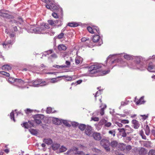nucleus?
I'll list each match as a JSON object with an SVG mask.
<instances>
[{"instance_id": "nucleus-57", "label": "nucleus", "mask_w": 155, "mask_h": 155, "mask_svg": "<svg viewBox=\"0 0 155 155\" xmlns=\"http://www.w3.org/2000/svg\"><path fill=\"white\" fill-rule=\"evenodd\" d=\"M51 82L53 83H56L58 82V81L57 80L56 78H52L51 79Z\"/></svg>"}, {"instance_id": "nucleus-53", "label": "nucleus", "mask_w": 155, "mask_h": 155, "mask_svg": "<svg viewBox=\"0 0 155 155\" xmlns=\"http://www.w3.org/2000/svg\"><path fill=\"white\" fill-rule=\"evenodd\" d=\"M111 125V123L110 122H107L104 125V126L106 127H109Z\"/></svg>"}, {"instance_id": "nucleus-24", "label": "nucleus", "mask_w": 155, "mask_h": 155, "mask_svg": "<svg viewBox=\"0 0 155 155\" xmlns=\"http://www.w3.org/2000/svg\"><path fill=\"white\" fill-rule=\"evenodd\" d=\"M53 123L57 125H60L61 123V120L58 118H54L52 120Z\"/></svg>"}, {"instance_id": "nucleus-47", "label": "nucleus", "mask_w": 155, "mask_h": 155, "mask_svg": "<svg viewBox=\"0 0 155 155\" xmlns=\"http://www.w3.org/2000/svg\"><path fill=\"white\" fill-rule=\"evenodd\" d=\"M43 25L44 27V28L45 29H49L50 28L49 24H45L44 25Z\"/></svg>"}, {"instance_id": "nucleus-37", "label": "nucleus", "mask_w": 155, "mask_h": 155, "mask_svg": "<svg viewBox=\"0 0 155 155\" xmlns=\"http://www.w3.org/2000/svg\"><path fill=\"white\" fill-rule=\"evenodd\" d=\"M124 58L127 60H130L132 58V57L130 55L128 54L124 55Z\"/></svg>"}, {"instance_id": "nucleus-54", "label": "nucleus", "mask_w": 155, "mask_h": 155, "mask_svg": "<svg viewBox=\"0 0 155 155\" xmlns=\"http://www.w3.org/2000/svg\"><path fill=\"white\" fill-rule=\"evenodd\" d=\"M89 38H87L83 37L81 39V41L82 42H85L89 40Z\"/></svg>"}, {"instance_id": "nucleus-14", "label": "nucleus", "mask_w": 155, "mask_h": 155, "mask_svg": "<svg viewBox=\"0 0 155 155\" xmlns=\"http://www.w3.org/2000/svg\"><path fill=\"white\" fill-rule=\"evenodd\" d=\"M92 128L91 126H87L85 130V134L88 136H91L92 134Z\"/></svg>"}, {"instance_id": "nucleus-1", "label": "nucleus", "mask_w": 155, "mask_h": 155, "mask_svg": "<svg viewBox=\"0 0 155 155\" xmlns=\"http://www.w3.org/2000/svg\"><path fill=\"white\" fill-rule=\"evenodd\" d=\"M29 85L34 87H38L45 85L46 82L45 81H43L42 80L37 79L29 83Z\"/></svg>"}, {"instance_id": "nucleus-9", "label": "nucleus", "mask_w": 155, "mask_h": 155, "mask_svg": "<svg viewBox=\"0 0 155 155\" xmlns=\"http://www.w3.org/2000/svg\"><path fill=\"white\" fill-rule=\"evenodd\" d=\"M46 7L52 11H54L58 9V7L57 5L52 2L50 3L49 5H46Z\"/></svg>"}, {"instance_id": "nucleus-5", "label": "nucleus", "mask_w": 155, "mask_h": 155, "mask_svg": "<svg viewBox=\"0 0 155 155\" xmlns=\"http://www.w3.org/2000/svg\"><path fill=\"white\" fill-rule=\"evenodd\" d=\"M44 118V115L41 114H37L35 116L34 121L37 124L41 123V120Z\"/></svg>"}, {"instance_id": "nucleus-56", "label": "nucleus", "mask_w": 155, "mask_h": 155, "mask_svg": "<svg viewBox=\"0 0 155 155\" xmlns=\"http://www.w3.org/2000/svg\"><path fill=\"white\" fill-rule=\"evenodd\" d=\"M30 132L32 134H33L34 135L36 134H37V131L34 129H32L30 131Z\"/></svg>"}, {"instance_id": "nucleus-13", "label": "nucleus", "mask_w": 155, "mask_h": 155, "mask_svg": "<svg viewBox=\"0 0 155 155\" xmlns=\"http://www.w3.org/2000/svg\"><path fill=\"white\" fill-rule=\"evenodd\" d=\"M132 124L133 127L135 129H138L140 126L139 121L136 120H134L132 121Z\"/></svg>"}, {"instance_id": "nucleus-35", "label": "nucleus", "mask_w": 155, "mask_h": 155, "mask_svg": "<svg viewBox=\"0 0 155 155\" xmlns=\"http://www.w3.org/2000/svg\"><path fill=\"white\" fill-rule=\"evenodd\" d=\"M16 79H15L14 78L12 77H9L8 79V81L11 83H12L14 82H15Z\"/></svg>"}, {"instance_id": "nucleus-58", "label": "nucleus", "mask_w": 155, "mask_h": 155, "mask_svg": "<svg viewBox=\"0 0 155 155\" xmlns=\"http://www.w3.org/2000/svg\"><path fill=\"white\" fill-rule=\"evenodd\" d=\"M91 119L95 121H97L99 120V118L98 117H92Z\"/></svg>"}, {"instance_id": "nucleus-34", "label": "nucleus", "mask_w": 155, "mask_h": 155, "mask_svg": "<svg viewBox=\"0 0 155 155\" xmlns=\"http://www.w3.org/2000/svg\"><path fill=\"white\" fill-rule=\"evenodd\" d=\"M0 74L7 77H9L10 76V74L4 71H0Z\"/></svg>"}, {"instance_id": "nucleus-63", "label": "nucleus", "mask_w": 155, "mask_h": 155, "mask_svg": "<svg viewBox=\"0 0 155 155\" xmlns=\"http://www.w3.org/2000/svg\"><path fill=\"white\" fill-rule=\"evenodd\" d=\"M140 116H141V117H143V120H145L148 117V116L147 115H140Z\"/></svg>"}, {"instance_id": "nucleus-17", "label": "nucleus", "mask_w": 155, "mask_h": 155, "mask_svg": "<svg viewBox=\"0 0 155 155\" xmlns=\"http://www.w3.org/2000/svg\"><path fill=\"white\" fill-rule=\"evenodd\" d=\"M117 130L120 133V134L122 137H126L127 136L126 132L124 128H118Z\"/></svg>"}, {"instance_id": "nucleus-4", "label": "nucleus", "mask_w": 155, "mask_h": 155, "mask_svg": "<svg viewBox=\"0 0 155 155\" xmlns=\"http://www.w3.org/2000/svg\"><path fill=\"white\" fill-rule=\"evenodd\" d=\"M101 68V66L99 64H94L89 67L88 71H90L91 73H95L98 71L97 70Z\"/></svg>"}, {"instance_id": "nucleus-31", "label": "nucleus", "mask_w": 155, "mask_h": 155, "mask_svg": "<svg viewBox=\"0 0 155 155\" xmlns=\"http://www.w3.org/2000/svg\"><path fill=\"white\" fill-rule=\"evenodd\" d=\"M118 144V143L116 140H114L111 142V146L113 147H116Z\"/></svg>"}, {"instance_id": "nucleus-6", "label": "nucleus", "mask_w": 155, "mask_h": 155, "mask_svg": "<svg viewBox=\"0 0 155 155\" xmlns=\"http://www.w3.org/2000/svg\"><path fill=\"white\" fill-rule=\"evenodd\" d=\"M44 27L43 25H42L40 27L33 29V31L36 33H44L45 31Z\"/></svg>"}, {"instance_id": "nucleus-44", "label": "nucleus", "mask_w": 155, "mask_h": 155, "mask_svg": "<svg viewBox=\"0 0 155 155\" xmlns=\"http://www.w3.org/2000/svg\"><path fill=\"white\" fill-rule=\"evenodd\" d=\"M64 37V34L63 33H61L58 36V38L59 39H61L63 38Z\"/></svg>"}, {"instance_id": "nucleus-52", "label": "nucleus", "mask_w": 155, "mask_h": 155, "mask_svg": "<svg viewBox=\"0 0 155 155\" xmlns=\"http://www.w3.org/2000/svg\"><path fill=\"white\" fill-rule=\"evenodd\" d=\"M66 80L68 81H71L72 80V77L70 76H65Z\"/></svg>"}, {"instance_id": "nucleus-8", "label": "nucleus", "mask_w": 155, "mask_h": 155, "mask_svg": "<svg viewBox=\"0 0 155 155\" xmlns=\"http://www.w3.org/2000/svg\"><path fill=\"white\" fill-rule=\"evenodd\" d=\"M134 150H135L136 152L138 151L139 154L140 155H145L147 153V150L145 148L142 147L139 150L137 148H135Z\"/></svg>"}, {"instance_id": "nucleus-23", "label": "nucleus", "mask_w": 155, "mask_h": 155, "mask_svg": "<svg viewBox=\"0 0 155 155\" xmlns=\"http://www.w3.org/2000/svg\"><path fill=\"white\" fill-rule=\"evenodd\" d=\"M43 141L44 143L48 145L51 144L53 142L52 140L50 138L44 139Z\"/></svg>"}, {"instance_id": "nucleus-62", "label": "nucleus", "mask_w": 155, "mask_h": 155, "mask_svg": "<svg viewBox=\"0 0 155 155\" xmlns=\"http://www.w3.org/2000/svg\"><path fill=\"white\" fill-rule=\"evenodd\" d=\"M65 64H66V65H65L64 66H67V67H68L71 64V63L70 61H66L65 62Z\"/></svg>"}, {"instance_id": "nucleus-25", "label": "nucleus", "mask_w": 155, "mask_h": 155, "mask_svg": "<svg viewBox=\"0 0 155 155\" xmlns=\"http://www.w3.org/2000/svg\"><path fill=\"white\" fill-rule=\"evenodd\" d=\"M58 49L59 51H65L67 49V47L63 44H61L58 46Z\"/></svg>"}, {"instance_id": "nucleus-51", "label": "nucleus", "mask_w": 155, "mask_h": 155, "mask_svg": "<svg viewBox=\"0 0 155 155\" xmlns=\"http://www.w3.org/2000/svg\"><path fill=\"white\" fill-rule=\"evenodd\" d=\"M52 111V109L51 107H48L46 110V112L48 114L50 113Z\"/></svg>"}, {"instance_id": "nucleus-30", "label": "nucleus", "mask_w": 155, "mask_h": 155, "mask_svg": "<svg viewBox=\"0 0 155 155\" xmlns=\"http://www.w3.org/2000/svg\"><path fill=\"white\" fill-rule=\"evenodd\" d=\"M145 134L147 135H149L150 133V128L147 125L145 128Z\"/></svg>"}, {"instance_id": "nucleus-21", "label": "nucleus", "mask_w": 155, "mask_h": 155, "mask_svg": "<svg viewBox=\"0 0 155 155\" xmlns=\"http://www.w3.org/2000/svg\"><path fill=\"white\" fill-rule=\"evenodd\" d=\"M2 70L5 71H9L11 70L12 68L8 64H6L3 65L2 66Z\"/></svg>"}, {"instance_id": "nucleus-15", "label": "nucleus", "mask_w": 155, "mask_h": 155, "mask_svg": "<svg viewBox=\"0 0 155 155\" xmlns=\"http://www.w3.org/2000/svg\"><path fill=\"white\" fill-rule=\"evenodd\" d=\"M93 138L96 140H99L101 138V137L100 134L97 133H94L92 134Z\"/></svg>"}, {"instance_id": "nucleus-43", "label": "nucleus", "mask_w": 155, "mask_h": 155, "mask_svg": "<svg viewBox=\"0 0 155 155\" xmlns=\"http://www.w3.org/2000/svg\"><path fill=\"white\" fill-rule=\"evenodd\" d=\"M87 29L88 31L91 34H94V32L93 31V28L92 27H91L90 26H89L87 27Z\"/></svg>"}, {"instance_id": "nucleus-7", "label": "nucleus", "mask_w": 155, "mask_h": 155, "mask_svg": "<svg viewBox=\"0 0 155 155\" xmlns=\"http://www.w3.org/2000/svg\"><path fill=\"white\" fill-rule=\"evenodd\" d=\"M22 127L25 128H28L31 127H35V125L33 121H29L28 123L27 122H25L23 124H21Z\"/></svg>"}, {"instance_id": "nucleus-61", "label": "nucleus", "mask_w": 155, "mask_h": 155, "mask_svg": "<svg viewBox=\"0 0 155 155\" xmlns=\"http://www.w3.org/2000/svg\"><path fill=\"white\" fill-rule=\"evenodd\" d=\"M51 56L52 58H56L57 57V54L55 53H54V54H52L51 55Z\"/></svg>"}, {"instance_id": "nucleus-59", "label": "nucleus", "mask_w": 155, "mask_h": 155, "mask_svg": "<svg viewBox=\"0 0 155 155\" xmlns=\"http://www.w3.org/2000/svg\"><path fill=\"white\" fill-rule=\"evenodd\" d=\"M63 123L65 124L66 126H69L70 125L68 123V122H67V121L66 120H64L63 121Z\"/></svg>"}, {"instance_id": "nucleus-40", "label": "nucleus", "mask_w": 155, "mask_h": 155, "mask_svg": "<svg viewBox=\"0 0 155 155\" xmlns=\"http://www.w3.org/2000/svg\"><path fill=\"white\" fill-rule=\"evenodd\" d=\"M10 117L11 120H14V122L15 120L14 118V113L13 111L10 114Z\"/></svg>"}, {"instance_id": "nucleus-64", "label": "nucleus", "mask_w": 155, "mask_h": 155, "mask_svg": "<svg viewBox=\"0 0 155 155\" xmlns=\"http://www.w3.org/2000/svg\"><path fill=\"white\" fill-rule=\"evenodd\" d=\"M127 104L126 102H124V101H122L121 103V106H124L127 105Z\"/></svg>"}, {"instance_id": "nucleus-46", "label": "nucleus", "mask_w": 155, "mask_h": 155, "mask_svg": "<svg viewBox=\"0 0 155 155\" xmlns=\"http://www.w3.org/2000/svg\"><path fill=\"white\" fill-rule=\"evenodd\" d=\"M33 111V110H31L30 109H27L25 110V113L27 114H28L31 113Z\"/></svg>"}, {"instance_id": "nucleus-10", "label": "nucleus", "mask_w": 155, "mask_h": 155, "mask_svg": "<svg viewBox=\"0 0 155 155\" xmlns=\"http://www.w3.org/2000/svg\"><path fill=\"white\" fill-rule=\"evenodd\" d=\"M26 82L20 79L16 78L15 84L17 86L20 87H22V85L24 84Z\"/></svg>"}, {"instance_id": "nucleus-19", "label": "nucleus", "mask_w": 155, "mask_h": 155, "mask_svg": "<svg viewBox=\"0 0 155 155\" xmlns=\"http://www.w3.org/2000/svg\"><path fill=\"white\" fill-rule=\"evenodd\" d=\"M100 107L101 108L100 110V114L101 115L103 116L104 114V109L107 107V106L105 104H102Z\"/></svg>"}, {"instance_id": "nucleus-2", "label": "nucleus", "mask_w": 155, "mask_h": 155, "mask_svg": "<svg viewBox=\"0 0 155 155\" xmlns=\"http://www.w3.org/2000/svg\"><path fill=\"white\" fill-rule=\"evenodd\" d=\"M78 149L75 147H73L71 149L68 150L66 153L68 155H71L73 154L83 155L84 153L82 151H78Z\"/></svg>"}, {"instance_id": "nucleus-28", "label": "nucleus", "mask_w": 155, "mask_h": 155, "mask_svg": "<svg viewBox=\"0 0 155 155\" xmlns=\"http://www.w3.org/2000/svg\"><path fill=\"white\" fill-rule=\"evenodd\" d=\"M100 37L99 35H94L93 37L92 41L94 42H97L100 39Z\"/></svg>"}, {"instance_id": "nucleus-29", "label": "nucleus", "mask_w": 155, "mask_h": 155, "mask_svg": "<svg viewBox=\"0 0 155 155\" xmlns=\"http://www.w3.org/2000/svg\"><path fill=\"white\" fill-rule=\"evenodd\" d=\"M60 147V144L58 143H54L52 146V148L54 150H56L58 149Z\"/></svg>"}, {"instance_id": "nucleus-26", "label": "nucleus", "mask_w": 155, "mask_h": 155, "mask_svg": "<svg viewBox=\"0 0 155 155\" xmlns=\"http://www.w3.org/2000/svg\"><path fill=\"white\" fill-rule=\"evenodd\" d=\"M126 145L123 143L119 145L118 147V149L121 151H124L125 150Z\"/></svg>"}, {"instance_id": "nucleus-33", "label": "nucleus", "mask_w": 155, "mask_h": 155, "mask_svg": "<svg viewBox=\"0 0 155 155\" xmlns=\"http://www.w3.org/2000/svg\"><path fill=\"white\" fill-rule=\"evenodd\" d=\"M86 128V126L84 124H81L79 126V129L82 131L84 130Z\"/></svg>"}, {"instance_id": "nucleus-45", "label": "nucleus", "mask_w": 155, "mask_h": 155, "mask_svg": "<svg viewBox=\"0 0 155 155\" xmlns=\"http://www.w3.org/2000/svg\"><path fill=\"white\" fill-rule=\"evenodd\" d=\"M129 121L127 120H122L120 121V122L121 123L126 124H128L129 123Z\"/></svg>"}, {"instance_id": "nucleus-12", "label": "nucleus", "mask_w": 155, "mask_h": 155, "mask_svg": "<svg viewBox=\"0 0 155 155\" xmlns=\"http://www.w3.org/2000/svg\"><path fill=\"white\" fill-rule=\"evenodd\" d=\"M0 16L8 18H13V16L10 15L7 13L0 11Z\"/></svg>"}, {"instance_id": "nucleus-11", "label": "nucleus", "mask_w": 155, "mask_h": 155, "mask_svg": "<svg viewBox=\"0 0 155 155\" xmlns=\"http://www.w3.org/2000/svg\"><path fill=\"white\" fill-rule=\"evenodd\" d=\"M94 97H95V99L96 100H99L101 103H102V95L101 93V92L100 90L98 91L96 93Z\"/></svg>"}, {"instance_id": "nucleus-16", "label": "nucleus", "mask_w": 155, "mask_h": 155, "mask_svg": "<svg viewBox=\"0 0 155 155\" xmlns=\"http://www.w3.org/2000/svg\"><path fill=\"white\" fill-rule=\"evenodd\" d=\"M135 102L136 103L137 105L141 104H144L145 101L144 100L143 97H141L139 99H135Z\"/></svg>"}, {"instance_id": "nucleus-49", "label": "nucleus", "mask_w": 155, "mask_h": 155, "mask_svg": "<svg viewBox=\"0 0 155 155\" xmlns=\"http://www.w3.org/2000/svg\"><path fill=\"white\" fill-rule=\"evenodd\" d=\"M107 120H105V119H102L100 121V123L102 124H105L106 123Z\"/></svg>"}, {"instance_id": "nucleus-3", "label": "nucleus", "mask_w": 155, "mask_h": 155, "mask_svg": "<svg viewBox=\"0 0 155 155\" xmlns=\"http://www.w3.org/2000/svg\"><path fill=\"white\" fill-rule=\"evenodd\" d=\"M100 144L105 148L106 151H110V149L109 147V143L108 140L102 139L100 141Z\"/></svg>"}, {"instance_id": "nucleus-42", "label": "nucleus", "mask_w": 155, "mask_h": 155, "mask_svg": "<svg viewBox=\"0 0 155 155\" xmlns=\"http://www.w3.org/2000/svg\"><path fill=\"white\" fill-rule=\"evenodd\" d=\"M109 133L112 135H113V137H114L115 135V131L114 130H110L109 131Z\"/></svg>"}, {"instance_id": "nucleus-55", "label": "nucleus", "mask_w": 155, "mask_h": 155, "mask_svg": "<svg viewBox=\"0 0 155 155\" xmlns=\"http://www.w3.org/2000/svg\"><path fill=\"white\" fill-rule=\"evenodd\" d=\"M75 63L77 64H79L80 63L79 58H76L75 59Z\"/></svg>"}, {"instance_id": "nucleus-27", "label": "nucleus", "mask_w": 155, "mask_h": 155, "mask_svg": "<svg viewBox=\"0 0 155 155\" xmlns=\"http://www.w3.org/2000/svg\"><path fill=\"white\" fill-rule=\"evenodd\" d=\"M93 28V31L94 33H97L98 34H99L100 33V30L99 28L98 27L94 26H92Z\"/></svg>"}, {"instance_id": "nucleus-60", "label": "nucleus", "mask_w": 155, "mask_h": 155, "mask_svg": "<svg viewBox=\"0 0 155 155\" xmlns=\"http://www.w3.org/2000/svg\"><path fill=\"white\" fill-rule=\"evenodd\" d=\"M116 124L119 127H123V125L121 123H120L119 122H117Z\"/></svg>"}, {"instance_id": "nucleus-18", "label": "nucleus", "mask_w": 155, "mask_h": 155, "mask_svg": "<svg viewBox=\"0 0 155 155\" xmlns=\"http://www.w3.org/2000/svg\"><path fill=\"white\" fill-rule=\"evenodd\" d=\"M124 129L126 133L128 134L132 133L134 131L133 129L128 125H125Z\"/></svg>"}, {"instance_id": "nucleus-48", "label": "nucleus", "mask_w": 155, "mask_h": 155, "mask_svg": "<svg viewBox=\"0 0 155 155\" xmlns=\"http://www.w3.org/2000/svg\"><path fill=\"white\" fill-rule=\"evenodd\" d=\"M52 15L53 17L55 18H58V15L55 12H53L52 13Z\"/></svg>"}, {"instance_id": "nucleus-41", "label": "nucleus", "mask_w": 155, "mask_h": 155, "mask_svg": "<svg viewBox=\"0 0 155 155\" xmlns=\"http://www.w3.org/2000/svg\"><path fill=\"white\" fill-rule=\"evenodd\" d=\"M125 149L127 152L129 151L132 149V147L131 145H128L126 146Z\"/></svg>"}, {"instance_id": "nucleus-50", "label": "nucleus", "mask_w": 155, "mask_h": 155, "mask_svg": "<svg viewBox=\"0 0 155 155\" xmlns=\"http://www.w3.org/2000/svg\"><path fill=\"white\" fill-rule=\"evenodd\" d=\"M131 138L130 137H127L124 138V140L126 142H128L131 140Z\"/></svg>"}, {"instance_id": "nucleus-36", "label": "nucleus", "mask_w": 155, "mask_h": 155, "mask_svg": "<svg viewBox=\"0 0 155 155\" xmlns=\"http://www.w3.org/2000/svg\"><path fill=\"white\" fill-rule=\"evenodd\" d=\"M154 68V66L152 65H150V63L149 64V65L148 66L147 69L148 70L151 72L153 71L152 70Z\"/></svg>"}, {"instance_id": "nucleus-39", "label": "nucleus", "mask_w": 155, "mask_h": 155, "mask_svg": "<svg viewBox=\"0 0 155 155\" xmlns=\"http://www.w3.org/2000/svg\"><path fill=\"white\" fill-rule=\"evenodd\" d=\"M67 149L64 146H62L60 148V152H64L66 151Z\"/></svg>"}, {"instance_id": "nucleus-32", "label": "nucleus", "mask_w": 155, "mask_h": 155, "mask_svg": "<svg viewBox=\"0 0 155 155\" xmlns=\"http://www.w3.org/2000/svg\"><path fill=\"white\" fill-rule=\"evenodd\" d=\"M68 25L71 27H75L77 26L78 24L77 23L74 22L69 23L68 24Z\"/></svg>"}, {"instance_id": "nucleus-22", "label": "nucleus", "mask_w": 155, "mask_h": 155, "mask_svg": "<svg viewBox=\"0 0 155 155\" xmlns=\"http://www.w3.org/2000/svg\"><path fill=\"white\" fill-rule=\"evenodd\" d=\"M58 21L57 20H56L54 21L53 20H48V21L49 24L53 26H56V24L58 23Z\"/></svg>"}, {"instance_id": "nucleus-20", "label": "nucleus", "mask_w": 155, "mask_h": 155, "mask_svg": "<svg viewBox=\"0 0 155 155\" xmlns=\"http://www.w3.org/2000/svg\"><path fill=\"white\" fill-rule=\"evenodd\" d=\"M13 43V41L12 40H9L7 41L6 40L2 44V45L4 48H6L7 46H8L9 45H12Z\"/></svg>"}, {"instance_id": "nucleus-38", "label": "nucleus", "mask_w": 155, "mask_h": 155, "mask_svg": "<svg viewBox=\"0 0 155 155\" xmlns=\"http://www.w3.org/2000/svg\"><path fill=\"white\" fill-rule=\"evenodd\" d=\"M148 155H155V150L153 149L150 150L148 152Z\"/></svg>"}]
</instances>
